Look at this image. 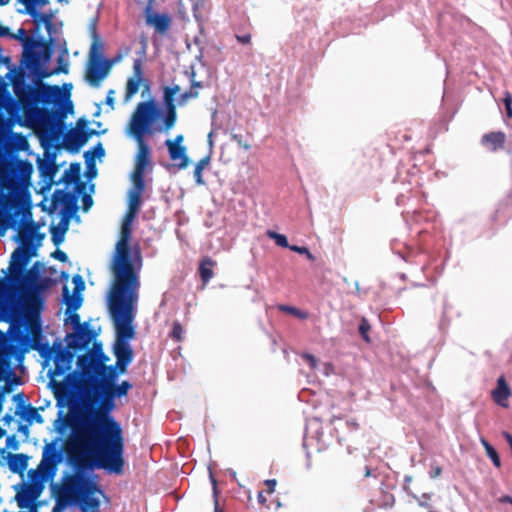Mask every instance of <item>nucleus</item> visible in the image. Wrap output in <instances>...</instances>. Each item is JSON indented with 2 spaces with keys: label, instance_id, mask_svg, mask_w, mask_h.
<instances>
[{
  "label": "nucleus",
  "instance_id": "obj_64",
  "mask_svg": "<svg viewBox=\"0 0 512 512\" xmlns=\"http://www.w3.org/2000/svg\"><path fill=\"white\" fill-rule=\"evenodd\" d=\"M501 502H508V503H511L512 504V498L510 496H503L501 499H500Z\"/></svg>",
  "mask_w": 512,
  "mask_h": 512
},
{
  "label": "nucleus",
  "instance_id": "obj_37",
  "mask_svg": "<svg viewBox=\"0 0 512 512\" xmlns=\"http://www.w3.org/2000/svg\"><path fill=\"white\" fill-rule=\"evenodd\" d=\"M289 249L291 251H294L296 253H299V254H304L307 256V258L311 261L314 260V256L310 253V251L308 250L307 247H302V246H296V245H290Z\"/></svg>",
  "mask_w": 512,
  "mask_h": 512
},
{
  "label": "nucleus",
  "instance_id": "obj_44",
  "mask_svg": "<svg viewBox=\"0 0 512 512\" xmlns=\"http://www.w3.org/2000/svg\"><path fill=\"white\" fill-rule=\"evenodd\" d=\"M130 236H131V228H130V226H125V224H122L121 236H120L119 240H125V241L129 242Z\"/></svg>",
  "mask_w": 512,
  "mask_h": 512
},
{
  "label": "nucleus",
  "instance_id": "obj_43",
  "mask_svg": "<svg viewBox=\"0 0 512 512\" xmlns=\"http://www.w3.org/2000/svg\"><path fill=\"white\" fill-rule=\"evenodd\" d=\"M89 155H90V152H85V158H86V162H87L89 176L92 177V176L96 175V170H95L94 164L92 163V157H89Z\"/></svg>",
  "mask_w": 512,
  "mask_h": 512
},
{
  "label": "nucleus",
  "instance_id": "obj_21",
  "mask_svg": "<svg viewBox=\"0 0 512 512\" xmlns=\"http://www.w3.org/2000/svg\"><path fill=\"white\" fill-rule=\"evenodd\" d=\"M505 141L506 135L501 131L484 134L481 140L482 144L493 152L503 148Z\"/></svg>",
  "mask_w": 512,
  "mask_h": 512
},
{
  "label": "nucleus",
  "instance_id": "obj_8",
  "mask_svg": "<svg viewBox=\"0 0 512 512\" xmlns=\"http://www.w3.org/2000/svg\"><path fill=\"white\" fill-rule=\"evenodd\" d=\"M14 92L23 103L59 105L63 99V93L58 86L40 85L33 88L14 82Z\"/></svg>",
  "mask_w": 512,
  "mask_h": 512
},
{
  "label": "nucleus",
  "instance_id": "obj_50",
  "mask_svg": "<svg viewBox=\"0 0 512 512\" xmlns=\"http://www.w3.org/2000/svg\"><path fill=\"white\" fill-rule=\"evenodd\" d=\"M54 258L62 261V262H65L67 260V255L65 252L61 251V250H57L54 252L53 254Z\"/></svg>",
  "mask_w": 512,
  "mask_h": 512
},
{
  "label": "nucleus",
  "instance_id": "obj_55",
  "mask_svg": "<svg viewBox=\"0 0 512 512\" xmlns=\"http://www.w3.org/2000/svg\"><path fill=\"white\" fill-rule=\"evenodd\" d=\"M114 91L110 90L106 97V103L111 106V108H114V97H113Z\"/></svg>",
  "mask_w": 512,
  "mask_h": 512
},
{
  "label": "nucleus",
  "instance_id": "obj_51",
  "mask_svg": "<svg viewBox=\"0 0 512 512\" xmlns=\"http://www.w3.org/2000/svg\"><path fill=\"white\" fill-rule=\"evenodd\" d=\"M430 499L429 494H423L421 498L418 499L419 505L423 507H428V500Z\"/></svg>",
  "mask_w": 512,
  "mask_h": 512
},
{
  "label": "nucleus",
  "instance_id": "obj_34",
  "mask_svg": "<svg viewBox=\"0 0 512 512\" xmlns=\"http://www.w3.org/2000/svg\"><path fill=\"white\" fill-rule=\"evenodd\" d=\"M266 235H267L270 239L274 240V241H275V243H276L278 246L283 247V248H289V247H290V245L288 244V240H287V238H286V236H285V235H283V234H279V233H277V232H275V231H272V230H268V231L266 232Z\"/></svg>",
  "mask_w": 512,
  "mask_h": 512
},
{
  "label": "nucleus",
  "instance_id": "obj_2",
  "mask_svg": "<svg viewBox=\"0 0 512 512\" xmlns=\"http://www.w3.org/2000/svg\"><path fill=\"white\" fill-rule=\"evenodd\" d=\"M36 252L19 246L11 255L8 283L18 296L19 314L15 315L9 328L10 339L20 346H29L41 336V311L44 301L37 290L28 288L29 274L25 268Z\"/></svg>",
  "mask_w": 512,
  "mask_h": 512
},
{
  "label": "nucleus",
  "instance_id": "obj_3",
  "mask_svg": "<svg viewBox=\"0 0 512 512\" xmlns=\"http://www.w3.org/2000/svg\"><path fill=\"white\" fill-rule=\"evenodd\" d=\"M137 302H107L109 313L114 324L116 340L113 353L116 358L115 365H109L115 374V382L120 375L126 373L127 367L133 361V350L130 340L135 337V306Z\"/></svg>",
  "mask_w": 512,
  "mask_h": 512
},
{
  "label": "nucleus",
  "instance_id": "obj_52",
  "mask_svg": "<svg viewBox=\"0 0 512 512\" xmlns=\"http://www.w3.org/2000/svg\"><path fill=\"white\" fill-rule=\"evenodd\" d=\"M70 319H71V322L75 325L76 328L78 327H83L82 325H80V317L78 314L76 313H71L70 315Z\"/></svg>",
  "mask_w": 512,
  "mask_h": 512
},
{
  "label": "nucleus",
  "instance_id": "obj_4",
  "mask_svg": "<svg viewBox=\"0 0 512 512\" xmlns=\"http://www.w3.org/2000/svg\"><path fill=\"white\" fill-rule=\"evenodd\" d=\"M159 115L160 110L155 101L149 100L138 103L131 116L127 133L138 144L132 180L144 181L145 170L150 164V148L145 142V136L151 133L152 125Z\"/></svg>",
  "mask_w": 512,
  "mask_h": 512
},
{
  "label": "nucleus",
  "instance_id": "obj_57",
  "mask_svg": "<svg viewBox=\"0 0 512 512\" xmlns=\"http://www.w3.org/2000/svg\"><path fill=\"white\" fill-rule=\"evenodd\" d=\"M332 371H333V366L330 363H325L323 365V374L325 376L330 375L332 373Z\"/></svg>",
  "mask_w": 512,
  "mask_h": 512
},
{
  "label": "nucleus",
  "instance_id": "obj_18",
  "mask_svg": "<svg viewBox=\"0 0 512 512\" xmlns=\"http://www.w3.org/2000/svg\"><path fill=\"white\" fill-rule=\"evenodd\" d=\"M94 134H96V132L93 130L73 129L66 136L67 145L77 150Z\"/></svg>",
  "mask_w": 512,
  "mask_h": 512
},
{
  "label": "nucleus",
  "instance_id": "obj_58",
  "mask_svg": "<svg viewBox=\"0 0 512 512\" xmlns=\"http://www.w3.org/2000/svg\"><path fill=\"white\" fill-rule=\"evenodd\" d=\"M265 483L268 486L269 492L272 493L276 486V480L275 479L266 480Z\"/></svg>",
  "mask_w": 512,
  "mask_h": 512
},
{
  "label": "nucleus",
  "instance_id": "obj_12",
  "mask_svg": "<svg viewBox=\"0 0 512 512\" xmlns=\"http://www.w3.org/2000/svg\"><path fill=\"white\" fill-rule=\"evenodd\" d=\"M180 92V86L175 84L165 86L163 89V100L166 107V114L163 119V129L169 131L176 123L177 113L175 105V96Z\"/></svg>",
  "mask_w": 512,
  "mask_h": 512
},
{
  "label": "nucleus",
  "instance_id": "obj_36",
  "mask_svg": "<svg viewBox=\"0 0 512 512\" xmlns=\"http://www.w3.org/2000/svg\"><path fill=\"white\" fill-rule=\"evenodd\" d=\"M199 96V92L197 90H193L190 88L189 91H186L179 95L177 99V104L179 106L185 105L190 99H195Z\"/></svg>",
  "mask_w": 512,
  "mask_h": 512
},
{
  "label": "nucleus",
  "instance_id": "obj_10",
  "mask_svg": "<svg viewBox=\"0 0 512 512\" xmlns=\"http://www.w3.org/2000/svg\"><path fill=\"white\" fill-rule=\"evenodd\" d=\"M41 41L27 37L24 40V52L22 62L25 67L35 76L39 78L48 77L50 74L42 71V52Z\"/></svg>",
  "mask_w": 512,
  "mask_h": 512
},
{
  "label": "nucleus",
  "instance_id": "obj_53",
  "mask_svg": "<svg viewBox=\"0 0 512 512\" xmlns=\"http://www.w3.org/2000/svg\"><path fill=\"white\" fill-rule=\"evenodd\" d=\"M184 140V137L182 134L177 135L173 140L170 139V143L175 146H183L182 142Z\"/></svg>",
  "mask_w": 512,
  "mask_h": 512
},
{
  "label": "nucleus",
  "instance_id": "obj_7",
  "mask_svg": "<svg viewBox=\"0 0 512 512\" xmlns=\"http://www.w3.org/2000/svg\"><path fill=\"white\" fill-rule=\"evenodd\" d=\"M63 460L60 439L57 437L43 447L42 458L36 470L29 471L32 482H44L55 477L58 465Z\"/></svg>",
  "mask_w": 512,
  "mask_h": 512
},
{
  "label": "nucleus",
  "instance_id": "obj_22",
  "mask_svg": "<svg viewBox=\"0 0 512 512\" xmlns=\"http://www.w3.org/2000/svg\"><path fill=\"white\" fill-rule=\"evenodd\" d=\"M511 394V391L503 377H500L497 381V387L492 392L493 400L500 406L506 408L508 407V398Z\"/></svg>",
  "mask_w": 512,
  "mask_h": 512
},
{
  "label": "nucleus",
  "instance_id": "obj_35",
  "mask_svg": "<svg viewBox=\"0 0 512 512\" xmlns=\"http://www.w3.org/2000/svg\"><path fill=\"white\" fill-rule=\"evenodd\" d=\"M278 309L280 311L292 314V315H294L295 317H297L299 319H306L308 317V313L307 312L299 310V309H297L296 307H293V306L279 305Z\"/></svg>",
  "mask_w": 512,
  "mask_h": 512
},
{
  "label": "nucleus",
  "instance_id": "obj_40",
  "mask_svg": "<svg viewBox=\"0 0 512 512\" xmlns=\"http://www.w3.org/2000/svg\"><path fill=\"white\" fill-rule=\"evenodd\" d=\"M301 356L308 363L311 369H317L318 360L315 356L309 353H303Z\"/></svg>",
  "mask_w": 512,
  "mask_h": 512
},
{
  "label": "nucleus",
  "instance_id": "obj_42",
  "mask_svg": "<svg viewBox=\"0 0 512 512\" xmlns=\"http://www.w3.org/2000/svg\"><path fill=\"white\" fill-rule=\"evenodd\" d=\"M138 212L136 211H132V210H127L126 214H125V217L123 219V222L122 224H125V226H131L132 222L134 221L136 215H137Z\"/></svg>",
  "mask_w": 512,
  "mask_h": 512
},
{
  "label": "nucleus",
  "instance_id": "obj_39",
  "mask_svg": "<svg viewBox=\"0 0 512 512\" xmlns=\"http://www.w3.org/2000/svg\"><path fill=\"white\" fill-rule=\"evenodd\" d=\"M486 454L487 456L491 459V461L493 462V464L496 466V467H500L501 466V460H500V457L497 453V451L494 449V447L488 449V451H486Z\"/></svg>",
  "mask_w": 512,
  "mask_h": 512
},
{
  "label": "nucleus",
  "instance_id": "obj_61",
  "mask_svg": "<svg viewBox=\"0 0 512 512\" xmlns=\"http://www.w3.org/2000/svg\"><path fill=\"white\" fill-rule=\"evenodd\" d=\"M502 434H503V437L508 442L510 448L512 449V435L510 433L506 432V431H504Z\"/></svg>",
  "mask_w": 512,
  "mask_h": 512
},
{
  "label": "nucleus",
  "instance_id": "obj_46",
  "mask_svg": "<svg viewBox=\"0 0 512 512\" xmlns=\"http://www.w3.org/2000/svg\"><path fill=\"white\" fill-rule=\"evenodd\" d=\"M45 29L48 33L49 41L52 42L54 40V35L57 33V29H56L55 25L53 24V20L50 21L49 26H45Z\"/></svg>",
  "mask_w": 512,
  "mask_h": 512
},
{
  "label": "nucleus",
  "instance_id": "obj_49",
  "mask_svg": "<svg viewBox=\"0 0 512 512\" xmlns=\"http://www.w3.org/2000/svg\"><path fill=\"white\" fill-rule=\"evenodd\" d=\"M503 103L506 109L512 107V96L508 91L504 93Z\"/></svg>",
  "mask_w": 512,
  "mask_h": 512
},
{
  "label": "nucleus",
  "instance_id": "obj_24",
  "mask_svg": "<svg viewBox=\"0 0 512 512\" xmlns=\"http://www.w3.org/2000/svg\"><path fill=\"white\" fill-rule=\"evenodd\" d=\"M37 497L33 488L28 487L16 495L17 504L20 508H27L31 505L32 501Z\"/></svg>",
  "mask_w": 512,
  "mask_h": 512
},
{
  "label": "nucleus",
  "instance_id": "obj_54",
  "mask_svg": "<svg viewBox=\"0 0 512 512\" xmlns=\"http://www.w3.org/2000/svg\"><path fill=\"white\" fill-rule=\"evenodd\" d=\"M82 200H83L84 209L88 210L90 208V206L92 205V202H93L92 198L89 195H85Z\"/></svg>",
  "mask_w": 512,
  "mask_h": 512
},
{
  "label": "nucleus",
  "instance_id": "obj_28",
  "mask_svg": "<svg viewBox=\"0 0 512 512\" xmlns=\"http://www.w3.org/2000/svg\"><path fill=\"white\" fill-rule=\"evenodd\" d=\"M213 265H214V262L209 258H207L201 262L200 267H199V272H200L201 279L203 280L204 283L209 282L210 279L213 277V271H212Z\"/></svg>",
  "mask_w": 512,
  "mask_h": 512
},
{
  "label": "nucleus",
  "instance_id": "obj_26",
  "mask_svg": "<svg viewBox=\"0 0 512 512\" xmlns=\"http://www.w3.org/2000/svg\"><path fill=\"white\" fill-rule=\"evenodd\" d=\"M62 180L66 183H77L80 180V164L72 163L69 168L64 171Z\"/></svg>",
  "mask_w": 512,
  "mask_h": 512
},
{
  "label": "nucleus",
  "instance_id": "obj_41",
  "mask_svg": "<svg viewBox=\"0 0 512 512\" xmlns=\"http://www.w3.org/2000/svg\"><path fill=\"white\" fill-rule=\"evenodd\" d=\"M132 77L142 78V63L140 59L134 60Z\"/></svg>",
  "mask_w": 512,
  "mask_h": 512
},
{
  "label": "nucleus",
  "instance_id": "obj_1",
  "mask_svg": "<svg viewBox=\"0 0 512 512\" xmlns=\"http://www.w3.org/2000/svg\"><path fill=\"white\" fill-rule=\"evenodd\" d=\"M107 359L102 351L78 357L80 373L73 387L70 434L65 441L73 472L63 478L53 512H58L60 505L71 504L82 512H99L100 497L105 494L94 470L123 473V430L112 412L117 408L116 400L126 397L133 385L127 380L116 383L113 370L104 364Z\"/></svg>",
  "mask_w": 512,
  "mask_h": 512
},
{
  "label": "nucleus",
  "instance_id": "obj_19",
  "mask_svg": "<svg viewBox=\"0 0 512 512\" xmlns=\"http://www.w3.org/2000/svg\"><path fill=\"white\" fill-rule=\"evenodd\" d=\"M165 146L168 149L170 159L176 163L179 169H185L189 164V158L186 153L185 146H175L170 143V139L165 141Z\"/></svg>",
  "mask_w": 512,
  "mask_h": 512
},
{
  "label": "nucleus",
  "instance_id": "obj_30",
  "mask_svg": "<svg viewBox=\"0 0 512 512\" xmlns=\"http://www.w3.org/2000/svg\"><path fill=\"white\" fill-rule=\"evenodd\" d=\"M33 18V21L37 28H39L41 25L49 26L50 21L53 20V14L51 13H41L39 12V9L35 10L34 15H30Z\"/></svg>",
  "mask_w": 512,
  "mask_h": 512
},
{
  "label": "nucleus",
  "instance_id": "obj_60",
  "mask_svg": "<svg viewBox=\"0 0 512 512\" xmlns=\"http://www.w3.org/2000/svg\"><path fill=\"white\" fill-rule=\"evenodd\" d=\"M203 87L202 82L191 79V89L196 90L197 88Z\"/></svg>",
  "mask_w": 512,
  "mask_h": 512
},
{
  "label": "nucleus",
  "instance_id": "obj_38",
  "mask_svg": "<svg viewBox=\"0 0 512 512\" xmlns=\"http://www.w3.org/2000/svg\"><path fill=\"white\" fill-rule=\"evenodd\" d=\"M183 334V328L179 322H175L173 324V328L171 331V337L177 341H180L182 339Z\"/></svg>",
  "mask_w": 512,
  "mask_h": 512
},
{
  "label": "nucleus",
  "instance_id": "obj_33",
  "mask_svg": "<svg viewBox=\"0 0 512 512\" xmlns=\"http://www.w3.org/2000/svg\"><path fill=\"white\" fill-rule=\"evenodd\" d=\"M21 417L30 423L34 420L37 422H42V416L38 413L36 408L30 405L23 408Z\"/></svg>",
  "mask_w": 512,
  "mask_h": 512
},
{
  "label": "nucleus",
  "instance_id": "obj_13",
  "mask_svg": "<svg viewBox=\"0 0 512 512\" xmlns=\"http://www.w3.org/2000/svg\"><path fill=\"white\" fill-rule=\"evenodd\" d=\"M74 284L73 293L70 294L67 286L63 287V302L66 305V313H73L80 308L82 304L81 292L85 289V284L80 275H74L72 278Z\"/></svg>",
  "mask_w": 512,
  "mask_h": 512
},
{
  "label": "nucleus",
  "instance_id": "obj_11",
  "mask_svg": "<svg viewBox=\"0 0 512 512\" xmlns=\"http://www.w3.org/2000/svg\"><path fill=\"white\" fill-rule=\"evenodd\" d=\"M41 355L46 359H52L54 361V369L52 374L55 376H61L71 368L73 355L61 346L51 348L49 346L43 347Z\"/></svg>",
  "mask_w": 512,
  "mask_h": 512
},
{
  "label": "nucleus",
  "instance_id": "obj_14",
  "mask_svg": "<svg viewBox=\"0 0 512 512\" xmlns=\"http://www.w3.org/2000/svg\"><path fill=\"white\" fill-rule=\"evenodd\" d=\"M110 70V63L107 60L90 61L86 79L93 87H99L101 82L106 78Z\"/></svg>",
  "mask_w": 512,
  "mask_h": 512
},
{
  "label": "nucleus",
  "instance_id": "obj_25",
  "mask_svg": "<svg viewBox=\"0 0 512 512\" xmlns=\"http://www.w3.org/2000/svg\"><path fill=\"white\" fill-rule=\"evenodd\" d=\"M93 42L90 47V61H96V60H104L103 59V45L97 35V33L94 31L92 33Z\"/></svg>",
  "mask_w": 512,
  "mask_h": 512
},
{
  "label": "nucleus",
  "instance_id": "obj_15",
  "mask_svg": "<svg viewBox=\"0 0 512 512\" xmlns=\"http://www.w3.org/2000/svg\"><path fill=\"white\" fill-rule=\"evenodd\" d=\"M52 204L54 207L61 206L62 219L66 220H69L71 215L77 210L74 195L65 191H56L53 195Z\"/></svg>",
  "mask_w": 512,
  "mask_h": 512
},
{
  "label": "nucleus",
  "instance_id": "obj_5",
  "mask_svg": "<svg viewBox=\"0 0 512 512\" xmlns=\"http://www.w3.org/2000/svg\"><path fill=\"white\" fill-rule=\"evenodd\" d=\"M111 270L114 279L107 302H137L140 282L132 264L128 241L117 242Z\"/></svg>",
  "mask_w": 512,
  "mask_h": 512
},
{
  "label": "nucleus",
  "instance_id": "obj_16",
  "mask_svg": "<svg viewBox=\"0 0 512 512\" xmlns=\"http://www.w3.org/2000/svg\"><path fill=\"white\" fill-rule=\"evenodd\" d=\"M93 336L92 331L87 326L78 327L75 332L67 335V345L71 349L82 350L90 344Z\"/></svg>",
  "mask_w": 512,
  "mask_h": 512
},
{
  "label": "nucleus",
  "instance_id": "obj_31",
  "mask_svg": "<svg viewBox=\"0 0 512 512\" xmlns=\"http://www.w3.org/2000/svg\"><path fill=\"white\" fill-rule=\"evenodd\" d=\"M19 2L25 6L26 12L29 15H34L35 10L44 7L48 0H19Z\"/></svg>",
  "mask_w": 512,
  "mask_h": 512
},
{
  "label": "nucleus",
  "instance_id": "obj_63",
  "mask_svg": "<svg viewBox=\"0 0 512 512\" xmlns=\"http://www.w3.org/2000/svg\"><path fill=\"white\" fill-rule=\"evenodd\" d=\"M9 34V29L7 27L0 26V37L6 36Z\"/></svg>",
  "mask_w": 512,
  "mask_h": 512
},
{
  "label": "nucleus",
  "instance_id": "obj_45",
  "mask_svg": "<svg viewBox=\"0 0 512 512\" xmlns=\"http://www.w3.org/2000/svg\"><path fill=\"white\" fill-rule=\"evenodd\" d=\"M89 152H90V154H92V157L93 156L102 157L105 154V150L101 143H98L97 145H95L93 147V150L89 151Z\"/></svg>",
  "mask_w": 512,
  "mask_h": 512
},
{
  "label": "nucleus",
  "instance_id": "obj_23",
  "mask_svg": "<svg viewBox=\"0 0 512 512\" xmlns=\"http://www.w3.org/2000/svg\"><path fill=\"white\" fill-rule=\"evenodd\" d=\"M28 460L24 454H13L9 456L8 465L12 472L22 474L28 466Z\"/></svg>",
  "mask_w": 512,
  "mask_h": 512
},
{
  "label": "nucleus",
  "instance_id": "obj_59",
  "mask_svg": "<svg viewBox=\"0 0 512 512\" xmlns=\"http://www.w3.org/2000/svg\"><path fill=\"white\" fill-rule=\"evenodd\" d=\"M232 139L234 141H236L239 145L243 146L246 150L249 149V147H250L249 145H247V144L243 145L242 144V137L240 135L234 134L232 136Z\"/></svg>",
  "mask_w": 512,
  "mask_h": 512
},
{
  "label": "nucleus",
  "instance_id": "obj_20",
  "mask_svg": "<svg viewBox=\"0 0 512 512\" xmlns=\"http://www.w3.org/2000/svg\"><path fill=\"white\" fill-rule=\"evenodd\" d=\"M133 186L128 193V210L139 212L141 207V196L145 190V181L132 180Z\"/></svg>",
  "mask_w": 512,
  "mask_h": 512
},
{
  "label": "nucleus",
  "instance_id": "obj_56",
  "mask_svg": "<svg viewBox=\"0 0 512 512\" xmlns=\"http://www.w3.org/2000/svg\"><path fill=\"white\" fill-rule=\"evenodd\" d=\"M442 470L439 466L433 467L429 472L431 478H436L441 474Z\"/></svg>",
  "mask_w": 512,
  "mask_h": 512
},
{
  "label": "nucleus",
  "instance_id": "obj_29",
  "mask_svg": "<svg viewBox=\"0 0 512 512\" xmlns=\"http://www.w3.org/2000/svg\"><path fill=\"white\" fill-rule=\"evenodd\" d=\"M62 223L64 224V229H61V226L51 228V239L56 246L60 245L64 241V235L68 229V220L62 219Z\"/></svg>",
  "mask_w": 512,
  "mask_h": 512
},
{
  "label": "nucleus",
  "instance_id": "obj_27",
  "mask_svg": "<svg viewBox=\"0 0 512 512\" xmlns=\"http://www.w3.org/2000/svg\"><path fill=\"white\" fill-rule=\"evenodd\" d=\"M209 164H210L209 156L203 157L196 163L195 169H194V178H195V182L198 185L205 184V181L202 178V173H203V170H205Z\"/></svg>",
  "mask_w": 512,
  "mask_h": 512
},
{
  "label": "nucleus",
  "instance_id": "obj_6",
  "mask_svg": "<svg viewBox=\"0 0 512 512\" xmlns=\"http://www.w3.org/2000/svg\"><path fill=\"white\" fill-rule=\"evenodd\" d=\"M20 214L19 208L15 209L13 213H7L5 215L6 226L14 229L21 228L19 231L20 245L36 252L44 235L39 233V227L32 221L29 211H24L21 218Z\"/></svg>",
  "mask_w": 512,
  "mask_h": 512
},
{
  "label": "nucleus",
  "instance_id": "obj_17",
  "mask_svg": "<svg viewBox=\"0 0 512 512\" xmlns=\"http://www.w3.org/2000/svg\"><path fill=\"white\" fill-rule=\"evenodd\" d=\"M146 24L155 28L160 34H165L171 25V19L167 14H158L152 11L150 5L145 9Z\"/></svg>",
  "mask_w": 512,
  "mask_h": 512
},
{
  "label": "nucleus",
  "instance_id": "obj_62",
  "mask_svg": "<svg viewBox=\"0 0 512 512\" xmlns=\"http://www.w3.org/2000/svg\"><path fill=\"white\" fill-rule=\"evenodd\" d=\"M481 444L483 445L485 451H488V449L492 448L493 446L485 439H481Z\"/></svg>",
  "mask_w": 512,
  "mask_h": 512
},
{
  "label": "nucleus",
  "instance_id": "obj_48",
  "mask_svg": "<svg viewBox=\"0 0 512 512\" xmlns=\"http://www.w3.org/2000/svg\"><path fill=\"white\" fill-rule=\"evenodd\" d=\"M236 39L238 42L242 44H249L251 41V35L245 34V35H236Z\"/></svg>",
  "mask_w": 512,
  "mask_h": 512
},
{
  "label": "nucleus",
  "instance_id": "obj_47",
  "mask_svg": "<svg viewBox=\"0 0 512 512\" xmlns=\"http://www.w3.org/2000/svg\"><path fill=\"white\" fill-rule=\"evenodd\" d=\"M368 329H369L368 322L366 320H363L359 326V332L365 340H368V336H367Z\"/></svg>",
  "mask_w": 512,
  "mask_h": 512
},
{
  "label": "nucleus",
  "instance_id": "obj_32",
  "mask_svg": "<svg viewBox=\"0 0 512 512\" xmlns=\"http://www.w3.org/2000/svg\"><path fill=\"white\" fill-rule=\"evenodd\" d=\"M142 81V78H136V77H130L127 81L126 85V100L130 99L132 96H134L140 87V83Z\"/></svg>",
  "mask_w": 512,
  "mask_h": 512
},
{
  "label": "nucleus",
  "instance_id": "obj_9",
  "mask_svg": "<svg viewBox=\"0 0 512 512\" xmlns=\"http://www.w3.org/2000/svg\"><path fill=\"white\" fill-rule=\"evenodd\" d=\"M13 359L22 360L18 347L11 344L4 334L0 332V381H6V389L11 382L18 383L13 369Z\"/></svg>",
  "mask_w": 512,
  "mask_h": 512
}]
</instances>
